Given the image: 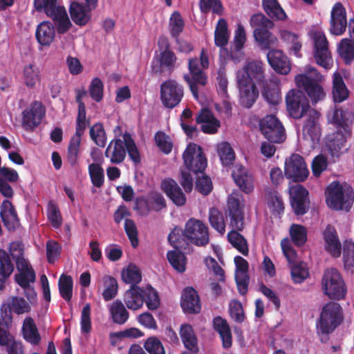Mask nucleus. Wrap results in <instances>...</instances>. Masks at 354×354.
<instances>
[{"label": "nucleus", "instance_id": "4468645a", "mask_svg": "<svg viewBox=\"0 0 354 354\" xmlns=\"http://www.w3.org/2000/svg\"><path fill=\"white\" fill-rule=\"evenodd\" d=\"M44 12L52 19L57 32L59 35L66 33L73 26L66 8L60 5L58 1L55 2Z\"/></svg>", "mask_w": 354, "mask_h": 354}, {"label": "nucleus", "instance_id": "338daca9", "mask_svg": "<svg viewBox=\"0 0 354 354\" xmlns=\"http://www.w3.org/2000/svg\"><path fill=\"white\" fill-rule=\"evenodd\" d=\"M347 121L343 110L341 108H335L332 113L331 123L335 124L338 128H342L345 133L349 134L351 129Z\"/></svg>", "mask_w": 354, "mask_h": 354}, {"label": "nucleus", "instance_id": "69168bd1", "mask_svg": "<svg viewBox=\"0 0 354 354\" xmlns=\"http://www.w3.org/2000/svg\"><path fill=\"white\" fill-rule=\"evenodd\" d=\"M81 138L73 136L71 138L67 151V160L71 166H74L78 158Z\"/></svg>", "mask_w": 354, "mask_h": 354}, {"label": "nucleus", "instance_id": "8fccbe9b", "mask_svg": "<svg viewBox=\"0 0 354 354\" xmlns=\"http://www.w3.org/2000/svg\"><path fill=\"white\" fill-rule=\"evenodd\" d=\"M289 234L292 243L297 247L303 246L307 241V230L301 225L292 224Z\"/></svg>", "mask_w": 354, "mask_h": 354}, {"label": "nucleus", "instance_id": "f704fd0d", "mask_svg": "<svg viewBox=\"0 0 354 354\" xmlns=\"http://www.w3.org/2000/svg\"><path fill=\"white\" fill-rule=\"evenodd\" d=\"M1 325L0 322V346H6L8 354H24L21 342L16 341L9 331Z\"/></svg>", "mask_w": 354, "mask_h": 354}, {"label": "nucleus", "instance_id": "aec40b11", "mask_svg": "<svg viewBox=\"0 0 354 354\" xmlns=\"http://www.w3.org/2000/svg\"><path fill=\"white\" fill-rule=\"evenodd\" d=\"M326 147L332 156L337 158L348 150L346 136L340 130L327 136Z\"/></svg>", "mask_w": 354, "mask_h": 354}, {"label": "nucleus", "instance_id": "864d4df0", "mask_svg": "<svg viewBox=\"0 0 354 354\" xmlns=\"http://www.w3.org/2000/svg\"><path fill=\"white\" fill-rule=\"evenodd\" d=\"M59 290L62 297L66 301H71L73 296V279L64 274L59 277Z\"/></svg>", "mask_w": 354, "mask_h": 354}, {"label": "nucleus", "instance_id": "2eb2a0df", "mask_svg": "<svg viewBox=\"0 0 354 354\" xmlns=\"http://www.w3.org/2000/svg\"><path fill=\"white\" fill-rule=\"evenodd\" d=\"M197 57L189 59L188 67L190 75H185L184 79L189 86V89L195 98L198 97V88L197 84L205 86L207 84V77L202 68L198 66Z\"/></svg>", "mask_w": 354, "mask_h": 354}, {"label": "nucleus", "instance_id": "b1692460", "mask_svg": "<svg viewBox=\"0 0 354 354\" xmlns=\"http://www.w3.org/2000/svg\"><path fill=\"white\" fill-rule=\"evenodd\" d=\"M180 306L185 313L196 314L201 311L200 299L194 288L186 287L183 290Z\"/></svg>", "mask_w": 354, "mask_h": 354}, {"label": "nucleus", "instance_id": "a878e982", "mask_svg": "<svg viewBox=\"0 0 354 354\" xmlns=\"http://www.w3.org/2000/svg\"><path fill=\"white\" fill-rule=\"evenodd\" d=\"M0 216L4 226L9 231H15L19 226V219L17 212L9 201H4L1 207Z\"/></svg>", "mask_w": 354, "mask_h": 354}, {"label": "nucleus", "instance_id": "6e6552de", "mask_svg": "<svg viewBox=\"0 0 354 354\" xmlns=\"http://www.w3.org/2000/svg\"><path fill=\"white\" fill-rule=\"evenodd\" d=\"M184 165L189 171L197 174H203L207 167V160L201 147L189 143L183 154Z\"/></svg>", "mask_w": 354, "mask_h": 354}, {"label": "nucleus", "instance_id": "a18cd8bd", "mask_svg": "<svg viewBox=\"0 0 354 354\" xmlns=\"http://www.w3.org/2000/svg\"><path fill=\"white\" fill-rule=\"evenodd\" d=\"M122 279L125 283L131 286H138V284L142 280V274L140 269L134 264H129L122 272Z\"/></svg>", "mask_w": 354, "mask_h": 354}, {"label": "nucleus", "instance_id": "6e6d98bb", "mask_svg": "<svg viewBox=\"0 0 354 354\" xmlns=\"http://www.w3.org/2000/svg\"><path fill=\"white\" fill-rule=\"evenodd\" d=\"M250 24L254 30L272 29L273 21L262 13L254 14L250 19Z\"/></svg>", "mask_w": 354, "mask_h": 354}, {"label": "nucleus", "instance_id": "3c124183", "mask_svg": "<svg viewBox=\"0 0 354 354\" xmlns=\"http://www.w3.org/2000/svg\"><path fill=\"white\" fill-rule=\"evenodd\" d=\"M167 259L174 270L183 273L186 270V257L180 251H169L167 254Z\"/></svg>", "mask_w": 354, "mask_h": 354}, {"label": "nucleus", "instance_id": "c9c22d12", "mask_svg": "<svg viewBox=\"0 0 354 354\" xmlns=\"http://www.w3.org/2000/svg\"><path fill=\"white\" fill-rule=\"evenodd\" d=\"M270 29L254 30L253 36L261 50H270L277 45V38L270 31Z\"/></svg>", "mask_w": 354, "mask_h": 354}, {"label": "nucleus", "instance_id": "9b49d317", "mask_svg": "<svg viewBox=\"0 0 354 354\" xmlns=\"http://www.w3.org/2000/svg\"><path fill=\"white\" fill-rule=\"evenodd\" d=\"M183 95V87L176 80H168L160 85L161 102L167 109H173L178 106Z\"/></svg>", "mask_w": 354, "mask_h": 354}, {"label": "nucleus", "instance_id": "0e129e2a", "mask_svg": "<svg viewBox=\"0 0 354 354\" xmlns=\"http://www.w3.org/2000/svg\"><path fill=\"white\" fill-rule=\"evenodd\" d=\"M88 93L90 97L96 102H100L104 97V84L99 77L92 80L89 87Z\"/></svg>", "mask_w": 354, "mask_h": 354}, {"label": "nucleus", "instance_id": "052dcab7", "mask_svg": "<svg viewBox=\"0 0 354 354\" xmlns=\"http://www.w3.org/2000/svg\"><path fill=\"white\" fill-rule=\"evenodd\" d=\"M343 261L346 270L354 271V243L346 241L343 245Z\"/></svg>", "mask_w": 354, "mask_h": 354}, {"label": "nucleus", "instance_id": "9d476101", "mask_svg": "<svg viewBox=\"0 0 354 354\" xmlns=\"http://www.w3.org/2000/svg\"><path fill=\"white\" fill-rule=\"evenodd\" d=\"M312 39L316 63L326 69L330 68L333 65V59L325 34L322 31H315L312 34Z\"/></svg>", "mask_w": 354, "mask_h": 354}, {"label": "nucleus", "instance_id": "7c9ffc66", "mask_svg": "<svg viewBox=\"0 0 354 354\" xmlns=\"http://www.w3.org/2000/svg\"><path fill=\"white\" fill-rule=\"evenodd\" d=\"M323 237L326 250L334 257H339L341 254V243L335 228L330 225H328L323 231Z\"/></svg>", "mask_w": 354, "mask_h": 354}, {"label": "nucleus", "instance_id": "f8f14e48", "mask_svg": "<svg viewBox=\"0 0 354 354\" xmlns=\"http://www.w3.org/2000/svg\"><path fill=\"white\" fill-rule=\"evenodd\" d=\"M284 174L288 179L296 183L304 182L308 176L309 171L304 158L297 153H292L285 162Z\"/></svg>", "mask_w": 354, "mask_h": 354}, {"label": "nucleus", "instance_id": "ea45409f", "mask_svg": "<svg viewBox=\"0 0 354 354\" xmlns=\"http://www.w3.org/2000/svg\"><path fill=\"white\" fill-rule=\"evenodd\" d=\"M263 10L268 17L275 21H285L287 15L278 0H262Z\"/></svg>", "mask_w": 354, "mask_h": 354}, {"label": "nucleus", "instance_id": "7ed1b4c3", "mask_svg": "<svg viewBox=\"0 0 354 354\" xmlns=\"http://www.w3.org/2000/svg\"><path fill=\"white\" fill-rule=\"evenodd\" d=\"M168 241L176 249L183 247V242L189 241L197 246H205L209 242L208 227L201 221L189 218L183 230L175 227L168 235Z\"/></svg>", "mask_w": 354, "mask_h": 354}, {"label": "nucleus", "instance_id": "79ce46f5", "mask_svg": "<svg viewBox=\"0 0 354 354\" xmlns=\"http://www.w3.org/2000/svg\"><path fill=\"white\" fill-rule=\"evenodd\" d=\"M19 274H15V280L17 283L22 288L26 289L30 288V283L35 281V272L29 263L24 265L22 268L17 269Z\"/></svg>", "mask_w": 354, "mask_h": 354}, {"label": "nucleus", "instance_id": "58836bf2", "mask_svg": "<svg viewBox=\"0 0 354 354\" xmlns=\"http://www.w3.org/2000/svg\"><path fill=\"white\" fill-rule=\"evenodd\" d=\"M213 324L214 328L220 335L223 348H230L232 344V337L227 322L221 317H216L213 320Z\"/></svg>", "mask_w": 354, "mask_h": 354}, {"label": "nucleus", "instance_id": "dca6fc26", "mask_svg": "<svg viewBox=\"0 0 354 354\" xmlns=\"http://www.w3.org/2000/svg\"><path fill=\"white\" fill-rule=\"evenodd\" d=\"M290 205L297 216L306 214L310 207L308 192L301 185H296L290 188Z\"/></svg>", "mask_w": 354, "mask_h": 354}, {"label": "nucleus", "instance_id": "603ef678", "mask_svg": "<svg viewBox=\"0 0 354 354\" xmlns=\"http://www.w3.org/2000/svg\"><path fill=\"white\" fill-rule=\"evenodd\" d=\"M185 27L184 20L178 11L174 12L170 18L169 22V29L171 36L174 39L178 37L183 31Z\"/></svg>", "mask_w": 354, "mask_h": 354}, {"label": "nucleus", "instance_id": "5701e85b", "mask_svg": "<svg viewBox=\"0 0 354 354\" xmlns=\"http://www.w3.org/2000/svg\"><path fill=\"white\" fill-rule=\"evenodd\" d=\"M269 64L273 70L281 75H287L291 70L290 61L286 55L279 50H270L267 53Z\"/></svg>", "mask_w": 354, "mask_h": 354}, {"label": "nucleus", "instance_id": "680f3d73", "mask_svg": "<svg viewBox=\"0 0 354 354\" xmlns=\"http://www.w3.org/2000/svg\"><path fill=\"white\" fill-rule=\"evenodd\" d=\"M262 95L266 100L271 104H278L281 100V95L276 86L270 87L268 82L262 84Z\"/></svg>", "mask_w": 354, "mask_h": 354}, {"label": "nucleus", "instance_id": "e2e57ef3", "mask_svg": "<svg viewBox=\"0 0 354 354\" xmlns=\"http://www.w3.org/2000/svg\"><path fill=\"white\" fill-rule=\"evenodd\" d=\"M47 218L51 225L58 229L62 224V216L58 206L53 201L48 204Z\"/></svg>", "mask_w": 354, "mask_h": 354}, {"label": "nucleus", "instance_id": "774afa93", "mask_svg": "<svg viewBox=\"0 0 354 354\" xmlns=\"http://www.w3.org/2000/svg\"><path fill=\"white\" fill-rule=\"evenodd\" d=\"M144 347L149 354H165L162 342L156 337H150L147 339Z\"/></svg>", "mask_w": 354, "mask_h": 354}, {"label": "nucleus", "instance_id": "6ab92c4d", "mask_svg": "<svg viewBox=\"0 0 354 354\" xmlns=\"http://www.w3.org/2000/svg\"><path fill=\"white\" fill-rule=\"evenodd\" d=\"M160 187L161 189L175 205L181 207L185 205L187 201L186 196L174 179L171 178L164 179L161 183Z\"/></svg>", "mask_w": 354, "mask_h": 354}, {"label": "nucleus", "instance_id": "f3484780", "mask_svg": "<svg viewBox=\"0 0 354 354\" xmlns=\"http://www.w3.org/2000/svg\"><path fill=\"white\" fill-rule=\"evenodd\" d=\"M45 115L42 104L35 101L30 106L22 112V126L26 131H33L41 123Z\"/></svg>", "mask_w": 354, "mask_h": 354}, {"label": "nucleus", "instance_id": "1a4fd4ad", "mask_svg": "<svg viewBox=\"0 0 354 354\" xmlns=\"http://www.w3.org/2000/svg\"><path fill=\"white\" fill-rule=\"evenodd\" d=\"M259 126L261 133L270 142L281 143L285 140V129L275 115L265 116L260 121Z\"/></svg>", "mask_w": 354, "mask_h": 354}, {"label": "nucleus", "instance_id": "de8ad7c7", "mask_svg": "<svg viewBox=\"0 0 354 354\" xmlns=\"http://www.w3.org/2000/svg\"><path fill=\"white\" fill-rule=\"evenodd\" d=\"M268 206L274 215H280L284 211V204L281 196L275 190H270L268 192L267 196Z\"/></svg>", "mask_w": 354, "mask_h": 354}, {"label": "nucleus", "instance_id": "49530a36", "mask_svg": "<svg viewBox=\"0 0 354 354\" xmlns=\"http://www.w3.org/2000/svg\"><path fill=\"white\" fill-rule=\"evenodd\" d=\"M10 258L15 261L17 269L22 268L28 261L24 258V245L21 242H12L10 245L9 248Z\"/></svg>", "mask_w": 354, "mask_h": 354}, {"label": "nucleus", "instance_id": "412c9836", "mask_svg": "<svg viewBox=\"0 0 354 354\" xmlns=\"http://www.w3.org/2000/svg\"><path fill=\"white\" fill-rule=\"evenodd\" d=\"M197 124H201V131L207 134H214L221 127L220 121L207 108L202 109L196 117Z\"/></svg>", "mask_w": 354, "mask_h": 354}, {"label": "nucleus", "instance_id": "09e8293b", "mask_svg": "<svg viewBox=\"0 0 354 354\" xmlns=\"http://www.w3.org/2000/svg\"><path fill=\"white\" fill-rule=\"evenodd\" d=\"M23 75L26 86L30 88H34L36 83L40 80V71L34 64L25 66Z\"/></svg>", "mask_w": 354, "mask_h": 354}, {"label": "nucleus", "instance_id": "13d9d810", "mask_svg": "<svg viewBox=\"0 0 354 354\" xmlns=\"http://www.w3.org/2000/svg\"><path fill=\"white\" fill-rule=\"evenodd\" d=\"M91 140L99 147H104L106 143V133L103 124L97 122L90 128Z\"/></svg>", "mask_w": 354, "mask_h": 354}, {"label": "nucleus", "instance_id": "5fc2aeb1", "mask_svg": "<svg viewBox=\"0 0 354 354\" xmlns=\"http://www.w3.org/2000/svg\"><path fill=\"white\" fill-rule=\"evenodd\" d=\"M124 143L126 151L130 159L135 163L138 164L141 161L139 150L130 133L126 132L123 135Z\"/></svg>", "mask_w": 354, "mask_h": 354}, {"label": "nucleus", "instance_id": "20e7f679", "mask_svg": "<svg viewBox=\"0 0 354 354\" xmlns=\"http://www.w3.org/2000/svg\"><path fill=\"white\" fill-rule=\"evenodd\" d=\"M124 302L126 306L132 310L141 308L145 303L149 310H154L160 306L158 292L151 286L145 288L140 286H130L124 295Z\"/></svg>", "mask_w": 354, "mask_h": 354}, {"label": "nucleus", "instance_id": "39448f33", "mask_svg": "<svg viewBox=\"0 0 354 354\" xmlns=\"http://www.w3.org/2000/svg\"><path fill=\"white\" fill-rule=\"evenodd\" d=\"M326 202L333 210L348 212L354 201V191L351 186L339 181L330 183L325 191Z\"/></svg>", "mask_w": 354, "mask_h": 354}, {"label": "nucleus", "instance_id": "bb28decb", "mask_svg": "<svg viewBox=\"0 0 354 354\" xmlns=\"http://www.w3.org/2000/svg\"><path fill=\"white\" fill-rule=\"evenodd\" d=\"M307 115V118L303 127V135L304 138H309L312 141L318 140L320 136V128L318 120L320 113L315 109H311Z\"/></svg>", "mask_w": 354, "mask_h": 354}, {"label": "nucleus", "instance_id": "2f4dec72", "mask_svg": "<svg viewBox=\"0 0 354 354\" xmlns=\"http://www.w3.org/2000/svg\"><path fill=\"white\" fill-rule=\"evenodd\" d=\"M181 340L187 349L181 354H197L199 351L198 339L191 325L183 324L180 329Z\"/></svg>", "mask_w": 354, "mask_h": 354}, {"label": "nucleus", "instance_id": "e433bc0d", "mask_svg": "<svg viewBox=\"0 0 354 354\" xmlns=\"http://www.w3.org/2000/svg\"><path fill=\"white\" fill-rule=\"evenodd\" d=\"M14 265L8 253L4 250H0V290L6 286V282L14 271Z\"/></svg>", "mask_w": 354, "mask_h": 354}, {"label": "nucleus", "instance_id": "c756f323", "mask_svg": "<svg viewBox=\"0 0 354 354\" xmlns=\"http://www.w3.org/2000/svg\"><path fill=\"white\" fill-rule=\"evenodd\" d=\"M92 10L77 1H72L69 7V13L73 21L80 26H85L89 22Z\"/></svg>", "mask_w": 354, "mask_h": 354}, {"label": "nucleus", "instance_id": "72a5a7b5", "mask_svg": "<svg viewBox=\"0 0 354 354\" xmlns=\"http://www.w3.org/2000/svg\"><path fill=\"white\" fill-rule=\"evenodd\" d=\"M105 156L110 158V161L114 164L122 162L126 157V147L121 139H115L109 144L106 151Z\"/></svg>", "mask_w": 354, "mask_h": 354}, {"label": "nucleus", "instance_id": "c03bdc74", "mask_svg": "<svg viewBox=\"0 0 354 354\" xmlns=\"http://www.w3.org/2000/svg\"><path fill=\"white\" fill-rule=\"evenodd\" d=\"M217 153L223 166L229 167L234 164L235 153L227 142H222L218 145Z\"/></svg>", "mask_w": 354, "mask_h": 354}, {"label": "nucleus", "instance_id": "37998d69", "mask_svg": "<svg viewBox=\"0 0 354 354\" xmlns=\"http://www.w3.org/2000/svg\"><path fill=\"white\" fill-rule=\"evenodd\" d=\"M109 311L113 323L116 324L122 325L129 319V313L125 306L119 299L112 303Z\"/></svg>", "mask_w": 354, "mask_h": 354}, {"label": "nucleus", "instance_id": "cd10ccee", "mask_svg": "<svg viewBox=\"0 0 354 354\" xmlns=\"http://www.w3.org/2000/svg\"><path fill=\"white\" fill-rule=\"evenodd\" d=\"M232 176L237 186L245 194H250L254 189L253 177L242 165H236Z\"/></svg>", "mask_w": 354, "mask_h": 354}, {"label": "nucleus", "instance_id": "f257e3e1", "mask_svg": "<svg viewBox=\"0 0 354 354\" xmlns=\"http://www.w3.org/2000/svg\"><path fill=\"white\" fill-rule=\"evenodd\" d=\"M295 81L299 90L292 89L287 93L286 105L288 115L295 120H300L312 109L308 98L301 90L307 93L313 103L322 100L325 93L322 86L306 74L297 75Z\"/></svg>", "mask_w": 354, "mask_h": 354}, {"label": "nucleus", "instance_id": "393cba45", "mask_svg": "<svg viewBox=\"0 0 354 354\" xmlns=\"http://www.w3.org/2000/svg\"><path fill=\"white\" fill-rule=\"evenodd\" d=\"M240 91V103L245 108H250L259 96V91L254 83H248L243 80L237 79Z\"/></svg>", "mask_w": 354, "mask_h": 354}, {"label": "nucleus", "instance_id": "4c0bfd02", "mask_svg": "<svg viewBox=\"0 0 354 354\" xmlns=\"http://www.w3.org/2000/svg\"><path fill=\"white\" fill-rule=\"evenodd\" d=\"M333 97L335 102L340 103L348 97L349 91L342 75L335 72L333 75Z\"/></svg>", "mask_w": 354, "mask_h": 354}, {"label": "nucleus", "instance_id": "0eeeda50", "mask_svg": "<svg viewBox=\"0 0 354 354\" xmlns=\"http://www.w3.org/2000/svg\"><path fill=\"white\" fill-rule=\"evenodd\" d=\"M324 294L333 300L344 299L347 292V288L340 273L335 268L327 269L322 279Z\"/></svg>", "mask_w": 354, "mask_h": 354}, {"label": "nucleus", "instance_id": "bf43d9fd", "mask_svg": "<svg viewBox=\"0 0 354 354\" xmlns=\"http://www.w3.org/2000/svg\"><path fill=\"white\" fill-rule=\"evenodd\" d=\"M88 174L92 184L97 187H101L104 182V169L98 163H91L88 165Z\"/></svg>", "mask_w": 354, "mask_h": 354}, {"label": "nucleus", "instance_id": "a19ab883", "mask_svg": "<svg viewBox=\"0 0 354 354\" xmlns=\"http://www.w3.org/2000/svg\"><path fill=\"white\" fill-rule=\"evenodd\" d=\"M22 333L24 338L28 342L37 345L41 341V337L39 333L37 326L30 317H26L23 323Z\"/></svg>", "mask_w": 354, "mask_h": 354}, {"label": "nucleus", "instance_id": "ddd939ff", "mask_svg": "<svg viewBox=\"0 0 354 354\" xmlns=\"http://www.w3.org/2000/svg\"><path fill=\"white\" fill-rule=\"evenodd\" d=\"M264 64L261 61H252L248 62L242 69L236 73V79L243 80L248 83L254 81L259 86L266 82L265 76Z\"/></svg>", "mask_w": 354, "mask_h": 354}, {"label": "nucleus", "instance_id": "f03ea898", "mask_svg": "<svg viewBox=\"0 0 354 354\" xmlns=\"http://www.w3.org/2000/svg\"><path fill=\"white\" fill-rule=\"evenodd\" d=\"M244 203L242 195L233 192L227 200L228 216L232 230L227 234L229 243L244 256L249 253L248 245L245 238L239 233L244 229Z\"/></svg>", "mask_w": 354, "mask_h": 354}, {"label": "nucleus", "instance_id": "4be33fe9", "mask_svg": "<svg viewBox=\"0 0 354 354\" xmlns=\"http://www.w3.org/2000/svg\"><path fill=\"white\" fill-rule=\"evenodd\" d=\"M348 33L350 38L341 40L337 47V52L346 64H350L354 60V19L349 20Z\"/></svg>", "mask_w": 354, "mask_h": 354}, {"label": "nucleus", "instance_id": "4d7b16f0", "mask_svg": "<svg viewBox=\"0 0 354 354\" xmlns=\"http://www.w3.org/2000/svg\"><path fill=\"white\" fill-rule=\"evenodd\" d=\"M209 221L212 228L221 234L225 231V224L223 214L216 207H212L209 212Z\"/></svg>", "mask_w": 354, "mask_h": 354}, {"label": "nucleus", "instance_id": "c85d7f7f", "mask_svg": "<svg viewBox=\"0 0 354 354\" xmlns=\"http://www.w3.org/2000/svg\"><path fill=\"white\" fill-rule=\"evenodd\" d=\"M162 41L165 44V50L160 53L158 62L160 65V69H155L152 67L153 72L158 73L162 71L167 70L172 71L176 66L177 57L175 53L170 49V44L166 38H162ZM160 39L159 40V43Z\"/></svg>", "mask_w": 354, "mask_h": 354}, {"label": "nucleus", "instance_id": "473e14b6", "mask_svg": "<svg viewBox=\"0 0 354 354\" xmlns=\"http://www.w3.org/2000/svg\"><path fill=\"white\" fill-rule=\"evenodd\" d=\"M55 26L51 22L44 21L37 27L35 37L39 44L49 46L55 39Z\"/></svg>", "mask_w": 354, "mask_h": 354}, {"label": "nucleus", "instance_id": "423d86ee", "mask_svg": "<svg viewBox=\"0 0 354 354\" xmlns=\"http://www.w3.org/2000/svg\"><path fill=\"white\" fill-rule=\"evenodd\" d=\"M343 319V310L339 304L329 301L323 306L317 324L319 335L326 336L325 340L323 337L321 338L322 342L328 339L327 336L341 324Z\"/></svg>", "mask_w": 354, "mask_h": 354}, {"label": "nucleus", "instance_id": "a211bd4d", "mask_svg": "<svg viewBox=\"0 0 354 354\" xmlns=\"http://www.w3.org/2000/svg\"><path fill=\"white\" fill-rule=\"evenodd\" d=\"M346 27V9L342 3L337 2L334 4L331 10L329 31L330 34L339 36L345 32Z\"/></svg>", "mask_w": 354, "mask_h": 354}]
</instances>
